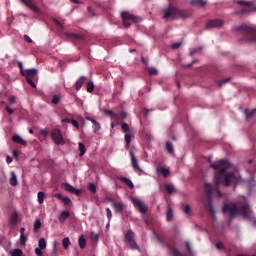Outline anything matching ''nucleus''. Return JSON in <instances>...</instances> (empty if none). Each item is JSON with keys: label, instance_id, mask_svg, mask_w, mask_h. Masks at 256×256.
Returning a JSON list of instances; mask_svg holds the SVG:
<instances>
[{"label": "nucleus", "instance_id": "nucleus-1", "mask_svg": "<svg viewBox=\"0 0 256 256\" xmlns=\"http://www.w3.org/2000/svg\"><path fill=\"white\" fill-rule=\"evenodd\" d=\"M210 167L216 171L214 176L216 185L212 186L209 183H205L204 190L207 197L208 211H210V213L213 215L215 213V208H213V195L218 198L223 197L221 190H219V185L229 187V185L237 181V177H235V173L228 171L231 168V163H229L227 160L215 161L214 163L210 164ZM217 169H219V171H217Z\"/></svg>", "mask_w": 256, "mask_h": 256}, {"label": "nucleus", "instance_id": "nucleus-2", "mask_svg": "<svg viewBox=\"0 0 256 256\" xmlns=\"http://www.w3.org/2000/svg\"><path fill=\"white\" fill-rule=\"evenodd\" d=\"M222 211L223 213L229 214V225H231V221L235 219V215H241L244 219L251 217V207L249 204H242L241 206H237L235 203L224 204Z\"/></svg>", "mask_w": 256, "mask_h": 256}, {"label": "nucleus", "instance_id": "nucleus-3", "mask_svg": "<svg viewBox=\"0 0 256 256\" xmlns=\"http://www.w3.org/2000/svg\"><path fill=\"white\" fill-rule=\"evenodd\" d=\"M163 12V19L166 21H173L177 19H189L191 17V12L185 9H179L173 5H169V7L164 8Z\"/></svg>", "mask_w": 256, "mask_h": 256}, {"label": "nucleus", "instance_id": "nucleus-4", "mask_svg": "<svg viewBox=\"0 0 256 256\" xmlns=\"http://www.w3.org/2000/svg\"><path fill=\"white\" fill-rule=\"evenodd\" d=\"M234 31L240 33L241 43H256V26L244 24L235 27Z\"/></svg>", "mask_w": 256, "mask_h": 256}, {"label": "nucleus", "instance_id": "nucleus-5", "mask_svg": "<svg viewBox=\"0 0 256 256\" xmlns=\"http://www.w3.org/2000/svg\"><path fill=\"white\" fill-rule=\"evenodd\" d=\"M236 5L244 7L242 10L236 12V15H249V13H255L256 11V6L253 1L238 0L236 1Z\"/></svg>", "mask_w": 256, "mask_h": 256}, {"label": "nucleus", "instance_id": "nucleus-6", "mask_svg": "<svg viewBox=\"0 0 256 256\" xmlns=\"http://www.w3.org/2000/svg\"><path fill=\"white\" fill-rule=\"evenodd\" d=\"M124 243L128 245L132 251H140L141 247L137 244V241L135 240V232L133 230H127L124 234Z\"/></svg>", "mask_w": 256, "mask_h": 256}, {"label": "nucleus", "instance_id": "nucleus-7", "mask_svg": "<svg viewBox=\"0 0 256 256\" xmlns=\"http://www.w3.org/2000/svg\"><path fill=\"white\" fill-rule=\"evenodd\" d=\"M37 69L32 68V69H26L24 71L23 77H26V81L28 83V85H30V87H33V89L37 88V85L35 84V82L33 81V79H35V77H37Z\"/></svg>", "mask_w": 256, "mask_h": 256}, {"label": "nucleus", "instance_id": "nucleus-8", "mask_svg": "<svg viewBox=\"0 0 256 256\" xmlns=\"http://www.w3.org/2000/svg\"><path fill=\"white\" fill-rule=\"evenodd\" d=\"M121 17L123 20V26L126 27V29H128V27H131L130 21H132V23H139L140 21L139 17L130 14L129 12H122Z\"/></svg>", "mask_w": 256, "mask_h": 256}, {"label": "nucleus", "instance_id": "nucleus-9", "mask_svg": "<svg viewBox=\"0 0 256 256\" xmlns=\"http://www.w3.org/2000/svg\"><path fill=\"white\" fill-rule=\"evenodd\" d=\"M51 139L54 141L56 145H65V139L63 138V133H61V129L55 128L51 131Z\"/></svg>", "mask_w": 256, "mask_h": 256}, {"label": "nucleus", "instance_id": "nucleus-10", "mask_svg": "<svg viewBox=\"0 0 256 256\" xmlns=\"http://www.w3.org/2000/svg\"><path fill=\"white\" fill-rule=\"evenodd\" d=\"M130 201L134 205L135 209H138L140 213H147L149 208L147 207L145 202L141 201V199L130 196Z\"/></svg>", "mask_w": 256, "mask_h": 256}, {"label": "nucleus", "instance_id": "nucleus-11", "mask_svg": "<svg viewBox=\"0 0 256 256\" xmlns=\"http://www.w3.org/2000/svg\"><path fill=\"white\" fill-rule=\"evenodd\" d=\"M224 23L221 19L209 20L206 23V29H219V27H223Z\"/></svg>", "mask_w": 256, "mask_h": 256}, {"label": "nucleus", "instance_id": "nucleus-12", "mask_svg": "<svg viewBox=\"0 0 256 256\" xmlns=\"http://www.w3.org/2000/svg\"><path fill=\"white\" fill-rule=\"evenodd\" d=\"M62 189H64V191H68V193H72L73 195H81V190L76 189L69 183L62 184Z\"/></svg>", "mask_w": 256, "mask_h": 256}, {"label": "nucleus", "instance_id": "nucleus-13", "mask_svg": "<svg viewBox=\"0 0 256 256\" xmlns=\"http://www.w3.org/2000/svg\"><path fill=\"white\" fill-rule=\"evenodd\" d=\"M130 157H131V164H132L134 171H139L140 173H143V169H141V167H139L138 160L135 157V154L133 153V151H130Z\"/></svg>", "mask_w": 256, "mask_h": 256}, {"label": "nucleus", "instance_id": "nucleus-14", "mask_svg": "<svg viewBox=\"0 0 256 256\" xmlns=\"http://www.w3.org/2000/svg\"><path fill=\"white\" fill-rule=\"evenodd\" d=\"M24 5H26V7H28V9H31V11H33L34 13H40V9L39 7L35 6L33 4V0H20Z\"/></svg>", "mask_w": 256, "mask_h": 256}, {"label": "nucleus", "instance_id": "nucleus-15", "mask_svg": "<svg viewBox=\"0 0 256 256\" xmlns=\"http://www.w3.org/2000/svg\"><path fill=\"white\" fill-rule=\"evenodd\" d=\"M190 5H192V7H196L197 9H203V7H205V5H207V1H205V0H191Z\"/></svg>", "mask_w": 256, "mask_h": 256}, {"label": "nucleus", "instance_id": "nucleus-16", "mask_svg": "<svg viewBox=\"0 0 256 256\" xmlns=\"http://www.w3.org/2000/svg\"><path fill=\"white\" fill-rule=\"evenodd\" d=\"M86 81H87V77L81 76V77L76 81V83H75V89H76V91H80Z\"/></svg>", "mask_w": 256, "mask_h": 256}, {"label": "nucleus", "instance_id": "nucleus-17", "mask_svg": "<svg viewBox=\"0 0 256 256\" xmlns=\"http://www.w3.org/2000/svg\"><path fill=\"white\" fill-rule=\"evenodd\" d=\"M71 213H69V211L67 210H63L60 215L58 216V220L60 221V223H65V221H67V219H69Z\"/></svg>", "mask_w": 256, "mask_h": 256}, {"label": "nucleus", "instance_id": "nucleus-18", "mask_svg": "<svg viewBox=\"0 0 256 256\" xmlns=\"http://www.w3.org/2000/svg\"><path fill=\"white\" fill-rule=\"evenodd\" d=\"M112 207L114 208L115 213H123V209H125V205H123V203H121V202L112 203Z\"/></svg>", "mask_w": 256, "mask_h": 256}, {"label": "nucleus", "instance_id": "nucleus-19", "mask_svg": "<svg viewBox=\"0 0 256 256\" xmlns=\"http://www.w3.org/2000/svg\"><path fill=\"white\" fill-rule=\"evenodd\" d=\"M118 179L122 181V183H125L129 189H135V185H133V182L129 178L120 176Z\"/></svg>", "mask_w": 256, "mask_h": 256}, {"label": "nucleus", "instance_id": "nucleus-20", "mask_svg": "<svg viewBox=\"0 0 256 256\" xmlns=\"http://www.w3.org/2000/svg\"><path fill=\"white\" fill-rule=\"evenodd\" d=\"M9 183L12 187H17V185H19V182L17 181V174H15L14 171L11 172Z\"/></svg>", "mask_w": 256, "mask_h": 256}, {"label": "nucleus", "instance_id": "nucleus-21", "mask_svg": "<svg viewBox=\"0 0 256 256\" xmlns=\"http://www.w3.org/2000/svg\"><path fill=\"white\" fill-rule=\"evenodd\" d=\"M12 141L14 143H18V145H23L24 147H25V145H27V142L25 140H23V138H21V136H19V135L12 136Z\"/></svg>", "mask_w": 256, "mask_h": 256}, {"label": "nucleus", "instance_id": "nucleus-22", "mask_svg": "<svg viewBox=\"0 0 256 256\" xmlns=\"http://www.w3.org/2000/svg\"><path fill=\"white\" fill-rule=\"evenodd\" d=\"M66 37L72 39L73 41H83V36L75 34V33H66Z\"/></svg>", "mask_w": 256, "mask_h": 256}, {"label": "nucleus", "instance_id": "nucleus-23", "mask_svg": "<svg viewBox=\"0 0 256 256\" xmlns=\"http://www.w3.org/2000/svg\"><path fill=\"white\" fill-rule=\"evenodd\" d=\"M78 245L80 249H85L87 247V240L85 239V236L81 235L78 239Z\"/></svg>", "mask_w": 256, "mask_h": 256}, {"label": "nucleus", "instance_id": "nucleus-24", "mask_svg": "<svg viewBox=\"0 0 256 256\" xmlns=\"http://www.w3.org/2000/svg\"><path fill=\"white\" fill-rule=\"evenodd\" d=\"M166 221H168V223H171V221H173V209L171 208V206H168L167 208Z\"/></svg>", "mask_w": 256, "mask_h": 256}, {"label": "nucleus", "instance_id": "nucleus-25", "mask_svg": "<svg viewBox=\"0 0 256 256\" xmlns=\"http://www.w3.org/2000/svg\"><path fill=\"white\" fill-rule=\"evenodd\" d=\"M157 171H158V173H161V175H163V177H167L171 173V171H169V169L164 168V167L158 168Z\"/></svg>", "mask_w": 256, "mask_h": 256}, {"label": "nucleus", "instance_id": "nucleus-26", "mask_svg": "<svg viewBox=\"0 0 256 256\" xmlns=\"http://www.w3.org/2000/svg\"><path fill=\"white\" fill-rule=\"evenodd\" d=\"M18 221H19V216L17 215V213H13L10 216V225H17Z\"/></svg>", "mask_w": 256, "mask_h": 256}, {"label": "nucleus", "instance_id": "nucleus-27", "mask_svg": "<svg viewBox=\"0 0 256 256\" xmlns=\"http://www.w3.org/2000/svg\"><path fill=\"white\" fill-rule=\"evenodd\" d=\"M105 115H109L111 117V119H113L115 121V119H117V117H119V115H117V113L113 112V110H104Z\"/></svg>", "mask_w": 256, "mask_h": 256}, {"label": "nucleus", "instance_id": "nucleus-28", "mask_svg": "<svg viewBox=\"0 0 256 256\" xmlns=\"http://www.w3.org/2000/svg\"><path fill=\"white\" fill-rule=\"evenodd\" d=\"M244 113L246 115V119H251V117H253V115H255L256 109H253L252 111H249V109H245Z\"/></svg>", "mask_w": 256, "mask_h": 256}, {"label": "nucleus", "instance_id": "nucleus-29", "mask_svg": "<svg viewBox=\"0 0 256 256\" xmlns=\"http://www.w3.org/2000/svg\"><path fill=\"white\" fill-rule=\"evenodd\" d=\"M63 249H69V246L71 245V240H69V237H66L62 240Z\"/></svg>", "mask_w": 256, "mask_h": 256}, {"label": "nucleus", "instance_id": "nucleus-30", "mask_svg": "<svg viewBox=\"0 0 256 256\" xmlns=\"http://www.w3.org/2000/svg\"><path fill=\"white\" fill-rule=\"evenodd\" d=\"M47 247V241L45 238H41L38 242V249H45Z\"/></svg>", "mask_w": 256, "mask_h": 256}, {"label": "nucleus", "instance_id": "nucleus-31", "mask_svg": "<svg viewBox=\"0 0 256 256\" xmlns=\"http://www.w3.org/2000/svg\"><path fill=\"white\" fill-rule=\"evenodd\" d=\"M166 150L168 151V153L170 154V155H173V153H174V148H173V143H171V142H166Z\"/></svg>", "mask_w": 256, "mask_h": 256}, {"label": "nucleus", "instance_id": "nucleus-32", "mask_svg": "<svg viewBox=\"0 0 256 256\" xmlns=\"http://www.w3.org/2000/svg\"><path fill=\"white\" fill-rule=\"evenodd\" d=\"M78 147H79V151H80V157H83V155H85L86 153V148H85V144H83L82 142H80L78 144Z\"/></svg>", "mask_w": 256, "mask_h": 256}, {"label": "nucleus", "instance_id": "nucleus-33", "mask_svg": "<svg viewBox=\"0 0 256 256\" xmlns=\"http://www.w3.org/2000/svg\"><path fill=\"white\" fill-rule=\"evenodd\" d=\"M45 201V192H38V203L43 205Z\"/></svg>", "mask_w": 256, "mask_h": 256}, {"label": "nucleus", "instance_id": "nucleus-34", "mask_svg": "<svg viewBox=\"0 0 256 256\" xmlns=\"http://www.w3.org/2000/svg\"><path fill=\"white\" fill-rule=\"evenodd\" d=\"M11 256H23V250L16 248L11 251Z\"/></svg>", "mask_w": 256, "mask_h": 256}, {"label": "nucleus", "instance_id": "nucleus-35", "mask_svg": "<svg viewBox=\"0 0 256 256\" xmlns=\"http://www.w3.org/2000/svg\"><path fill=\"white\" fill-rule=\"evenodd\" d=\"M90 239H91L92 243H97V241H99V234H97L95 232H91Z\"/></svg>", "mask_w": 256, "mask_h": 256}, {"label": "nucleus", "instance_id": "nucleus-36", "mask_svg": "<svg viewBox=\"0 0 256 256\" xmlns=\"http://www.w3.org/2000/svg\"><path fill=\"white\" fill-rule=\"evenodd\" d=\"M60 101H61V96H59V95H54V96L52 97L51 103H52L53 105H59Z\"/></svg>", "mask_w": 256, "mask_h": 256}, {"label": "nucleus", "instance_id": "nucleus-37", "mask_svg": "<svg viewBox=\"0 0 256 256\" xmlns=\"http://www.w3.org/2000/svg\"><path fill=\"white\" fill-rule=\"evenodd\" d=\"M41 229V220L37 219L34 222V233H37Z\"/></svg>", "mask_w": 256, "mask_h": 256}, {"label": "nucleus", "instance_id": "nucleus-38", "mask_svg": "<svg viewBox=\"0 0 256 256\" xmlns=\"http://www.w3.org/2000/svg\"><path fill=\"white\" fill-rule=\"evenodd\" d=\"M165 189L169 195H173V193H175V187H173V185L167 184Z\"/></svg>", "mask_w": 256, "mask_h": 256}, {"label": "nucleus", "instance_id": "nucleus-39", "mask_svg": "<svg viewBox=\"0 0 256 256\" xmlns=\"http://www.w3.org/2000/svg\"><path fill=\"white\" fill-rule=\"evenodd\" d=\"M86 87L88 93H93V91H95V85L93 84V82H88L86 84Z\"/></svg>", "mask_w": 256, "mask_h": 256}, {"label": "nucleus", "instance_id": "nucleus-40", "mask_svg": "<svg viewBox=\"0 0 256 256\" xmlns=\"http://www.w3.org/2000/svg\"><path fill=\"white\" fill-rule=\"evenodd\" d=\"M88 190L90 191V193H97V186H95V184L93 183H89L88 184Z\"/></svg>", "mask_w": 256, "mask_h": 256}, {"label": "nucleus", "instance_id": "nucleus-41", "mask_svg": "<svg viewBox=\"0 0 256 256\" xmlns=\"http://www.w3.org/2000/svg\"><path fill=\"white\" fill-rule=\"evenodd\" d=\"M124 139H125V142H126V147H127V149H129V147L131 145V135L125 134Z\"/></svg>", "mask_w": 256, "mask_h": 256}, {"label": "nucleus", "instance_id": "nucleus-42", "mask_svg": "<svg viewBox=\"0 0 256 256\" xmlns=\"http://www.w3.org/2000/svg\"><path fill=\"white\" fill-rule=\"evenodd\" d=\"M229 81H231V78H225L222 79L218 82V87H223V85H225V83H229Z\"/></svg>", "mask_w": 256, "mask_h": 256}, {"label": "nucleus", "instance_id": "nucleus-43", "mask_svg": "<svg viewBox=\"0 0 256 256\" xmlns=\"http://www.w3.org/2000/svg\"><path fill=\"white\" fill-rule=\"evenodd\" d=\"M148 73H149V75H157L159 73V71L154 67H150V68H148Z\"/></svg>", "mask_w": 256, "mask_h": 256}, {"label": "nucleus", "instance_id": "nucleus-44", "mask_svg": "<svg viewBox=\"0 0 256 256\" xmlns=\"http://www.w3.org/2000/svg\"><path fill=\"white\" fill-rule=\"evenodd\" d=\"M118 115L117 119H114V121H119V119H125L127 117V114L125 112L116 113Z\"/></svg>", "mask_w": 256, "mask_h": 256}, {"label": "nucleus", "instance_id": "nucleus-45", "mask_svg": "<svg viewBox=\"0 0 256 256\" xmlns=\"http://www.w3.org/2000/svg\"><path fill=\"white\" fill-rule=\"evenodd\" d=\"M121 127H122V130L124 131V133H129V124L123 122Z\"/></svg>", "mask_w": 256, "mask_h": 256}, {"label": "nucleus", "instance_id": "nucleus-46", "mask_svg": "<svg viewBox=\"0 0 256 256\" xmlns=\"http://www.w3.org/2000/svg\"><path fill=\"white\" fill-rule=\"evenodd\" d=\"M106 215H107L108 221H111V219L113 217V213L111 212L110 208H106Z\"/></svg>", "mask_w": 256, "mask_h": 256}, {"label": "nucleus", "instance_id": "nucleus-47", "mask_svg": "<svg viewBox=\"0 0 256 256\" xmlns=\"http://www.w3.org/2000/svg\"><path fill=\"white\" fill-rule=\"evenodd\" d=\"M27 243V236L25 234L20 235V244L25 245Z\"/></svg>", "mask_w": 256, "mask_h": 256}, {"label": "nucleus", "instance_id": "nucleus-48", "mask_svg": "<svg viewBox=\"0 0 256 256\" xmlns=\"http://www.w3.org/2000/svg\"><path fill=\"white\" fill-rule=\"evenodd\" d=\"M101 129V124H99V122H96L94 125H93V132L94 133H97V131H99Z\"/></svg>", "mask_w": 256, "mask_h": 256}, {"label": "nucleus", "instance_id": "nucleus-49", "mask_svg": "<svg viewBox=\"0 0 256 256\" xmlns=\"http://www.w3.org/2000/svg\"><path fill=\"white\" fill-rule=\"evenodd\" d=\"M186 248L189 255H194L193 249H191V244L189 242H186Z\"/></svg>", "mask_w": 256, "mask_h": 256}, {"label": "nucleus", "instance_id": "nucleus-50", "mask_svg": "<svg viewBox=\"0 0 256 256\" xmlns=\"http://www.w3.org/2000/svg\"><path fill=\"white\" fill-rule=\"evenodd\" d=\"M62 202L65 206L71 205V199L69 197H64V199H62Z\"/></svg>", "mask_w": 256, "mask_h": 256}, {"label": "nucleus", "instance_id": "nucleus-51", "mask_svg": "<svg viewBox=\"0 0 256 256\" xmlns=\"http://www.w3.org/2000/svg\"><path fill=\"white\" fill-rule=\"evenodd\" d=\"M184 213H185L186 215H191V206L186 205V206L184 207Z\"/></svg>", "mask_w": 256, "mask_h": 256}, {"label": "nucleus", "instance_id": "nucleus-52", "mask_svg": "<svg viewBox=\"0 0 256 256\" xmlns=\"http://www.w3.org/2000/svg\"><path fill=\"white\" fill-rule=\"evenodd\" d=\"M181 45H183V43L176 42V43L171 45V49H179V47H181Z\"/></svg>", "mask_w": 256, "mask_h": 256}, {"label": "nucleus", "instance_id": "nucleus-53", "mask_svg": "<svg viewBox=\"0 0 256 256\" xmlns=\"http://www.w3.org/2000/svg\"><path fill=\"white\" fill-rule=\"evenodd\" d=\"M35 253H36L37 256H43V249L35 248Z\"/></svg>", "mask_w": 256, "mask_h": 256}, {"label": "nucleus", "instance_id": "nucleus-54", "mask_svg": "<svg viewBox=\"0 0 256 256\" xmlns=\"http://www.w3.org/2000/svg\"><path fill=\"white\" fill-rule=\"evenodd\" d=\"M18 67H19V69H20L21 75H23V74L25 73V69H23V63L18 62Z\"/></svg>", "mask_w": 256, "mask_h": 256}, {"label": "nucleus", "instance_id": "nucleus-55", "mask_svg": "<svg viewBox=\"0 0 256 256\" xmlns=\"http://www.w3.org/2000/svg\"><path fill=\"white\" fill-rule=\"evenodd\" d=\"M54 197H55L56 199H59L60 201H63V199L65 198V197H63V195H62L61 193H56V194H54Z\"/></svg>", "mask_w": 256, "mask_h": 256}, {"label": "nucleus", "instance_id": "nucleus-56", "mask_svg": "<svg viewBox=\"0 0 256 256\" xmlns=\"http://www.w3.org/2000/svg\"><path fill=\"white\" fill-rule=\"evenodd\" d=\"M71 124L73 125V127H75V129H79V122H77V120H72Z\"/></svg>", "mask_w": 256, "mask_h": 256}, {"label": "nucleus", "instance_id": "nucleus-57", "mask_svg": "<svg viewBox=\"0 0 256 256\" xmlns=\"http://www.w3.org/2000/svg\"><path fill=\"white\" fill-rule=\"evenodd\" d=\"M41 135H43L44 137H47V135H49V131L44 129L40 131Z\"/></svg>", "mask_w": 256, "mask_h": 256}, {"label": "nucleus", "instance_id": "nucleus-58", "mask_svg": "<svg viewBox=\"0 0 256 256\" xmlns=\"http://www.w3.org/2000/svg\"><path fill=\"white\" fill-rule=\"evenodd\" d=\"M6 111H7L8 115H13V113H14L13 109H11L9 106H6Z\"/></svg>", "mask_w": 256, "mask_h": 256}, {"label": "nucleus", "instance_id": "nucleus-59", "mask_svg": "<svg viewBox=\"0 0 256 256\" xmlns=\"http://www.w3.org/2000/svg\"><path fill=\"white\" fill-rule=\"evenodd\" d=\"M195 63H197V60H193L191 63L185 65V67H186L187 69H189V67H193V65H195Z\"/></svg>", "mask_w": 256, "mask_h": 256}, {"label": "nucleus", "instance_id": "nucleus-60", "mask_svg": "<svg viewBox=\"0 0 256 256\" xmlns=\"http://www.w3.org/2000/svg\"><path fill=\"white\" fill-rule=\"evenodd\" d=\"M24 39L27 43H33V40H31V38L28 35H25Z\"/></svg>", "mask_w": 256, "mask_h": 256}, {"label": "nucleus", "instance_id": "nucleus-61", "mask_svg": "<svg viewBox=\"0 0 256 256\" xmlns=\"http://www.w3.org/2000/svg\"><path fill=\"white\" fill-rule=\"evenodd\" d=\"M9 103H10V105H13V103H15V96L9 97Z\"/></svg>", "mask_w": 256, "mask_h": 256}, {"label": "nucleus", "instance_id": "nucleus-62", "mask_svg": "<svg viewBox=\"0 0 256 256\" xmlns=\"http://www.w3.org/2000/svg\"><path fill=\"white\" fill-rule=\"evenodd\" d=\"M86 119H87V121H90L93 125L97 122V120H95L91 117H87Z\"/></svg>", "mask_w": 256, "mask_h": 256}, {"label": "nucleus", "instance_id": "nucleus-63", "mask_svg": "<svg viewBox=\"0 0 256 256\" xmlns=\"http://www.w3.org/2000/svg\"><path fill=\"white\" fill-rule=\"evenodd\" d=\"M216 248L223 249V243L221 242L216 243Z\"/></svg>", "mask_w": 256, "mask_h": 256}, {"label": "nucleus", "instance_id": "nucleus-64", "mask_svg": "<svg viewBox=\"0 0 256 256\" xmlns=\"http://www.w3.org/2000/svg\"><path fill=\"white\" fill-rule=\"evenodd\" d=\"M71 119H69V118H64V119H62V123H71Z\"/></svg>", "mask_w": 256, "mask_h": 256}]
</instances>
